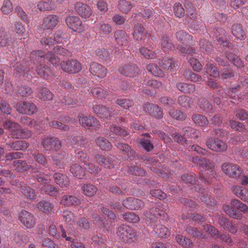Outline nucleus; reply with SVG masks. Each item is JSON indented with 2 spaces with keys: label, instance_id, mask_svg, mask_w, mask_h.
<instances>
[{
  "label": "nucleus",
  "instance_id": "1",
  "mask_svg": "<svg viewBox=\"0 0 248 248\" xmlns=\"http://www.w3.org/2000/svg\"><path fill=\"white\" fill-rule=\"evenodd\" d=\"M193 162H197L205 168L204 172L199 174V179L205 184L212 183V179L215 178L216 176L213 164L209 160L202 157H193Z\"/></svg>",
  "mask_w": 248,
  "mask_h": 248
},
{
  "label": "nucleus",
  "instance_id": "2",
  "mask_svg": "<svg viewBox=\"0 0 248 248\" xmlns=\"http://www.w3.org/2000/svg\"><path fill=\"white\" fill-rule=\"evenodd\" d=\"M3 127L10 132L11 137L16 139H25L31 137L30 130L21 128L20 125L15 122L7 120L3 124Z\"/></svg>",
  "mask_w": 248,
  "mask_h": 248
},
{
  "label": "nucleus",
  "instance_id": "3",
  "mask_svg": "<svg viewBox=\"0 0 248 248\" xmlns=\"http://www.w3.org/2000/svg\"><path fill=\"white\" fill-rule=\"evenodd\" d=\"M181 180L185 183L191 185V190L198 192L201 196L200 200L202 202H207L210 199L209 198H208V199H205L204 189L203 188L202 186L198 183V180H196L194 174L193 173L184 174L182 175Z\"/></svg>",
  "mask_w": 248,
  "mask_h": 248
},
{
  "label": "nucleus",
  "instance_id": "4",
  "mask_svg": "<svg viewBox=\"0 0 248 248\" xmlns=\"http://www.w3.org/2000/svg\"><path fill=\"white\" fill-rule=\"evenodd\" d=\"M116 233L119 239L123 242L126 243H131L133 241V238H135L137 235L135 230L124 225L118 228Z\"/></svg>",
  "mask_w": 248,
  "mask_h": 248
},
{
  "label": "nucleus",
  "instance_id": "5",
  "mask_svg": "<svg viewBox=\"0 0 248 248\" xmlns=\"http://www.w3.org/2000/svg\"><path fill=\"white\" fill-rule=\"evenodd\" d=\"M65 21L67 26L75 32L81 33L88 28V26L83 24L80 19L77 16H66Z\"/></svg>",
  "mask_w": 248,
  "mask_h": 248
},
{
  "label": "nucleus",
  "instance_id": "6",
  "mask_svg": "<svg viewBox=\"0 0 248 248\" xmlns=\"http://www.w3.org/2000/svg\"><path fill=\"white\" fill-rule=\"evenodd\" d=\"M42 145L46 151L57 152L62 147V141L58 138L49 136L42 140Z\"/></svg>",
  "mask_w": 248,
  "mask_h": 248
},
{
  "label": "nucleus",
  "instance_id": "7",
  "mask_svg": "<svg viewBox=\"0 0 248 248\" xmlns=\"http://www.w3.org/2000/svg\"><path fill=\"white\" fill-rule=\"evenodd\" d=\"M53 50L54 52L48 51L46 54L45 59H46L54 66H57L59 65L60 61V58L57 55H64L67 54L68 51L64 48L59 46L53 47Z\"/></svg>",
  "mask_w": 248,
  "mask_h": 248
},
{
  "label": "nucleus",
  "instance_id": "8",
  "mask_svg": "<svg viewBox=\"0 0 248 248\" xmlns=\"http://www.w3.org/2000/svg\"><path fill=\"white\" fill-rule=\"evenodd\" d=\"M206 145L209 149L215 152L222 153L227 149V144L217 138L207 139Z\"/></svg>",
  "mask_w": 248,
  "mask_h": 248
},
{
  "label": "nucleus",
  "instance_id": "9",
  "mask_svg": "<svg viewBox=\"0 0 248 248\" xmlns=\"http://www.w3.org/2000/svg\"><path fill=\"white\" fill-rule=\"evenodd\" d=\"M93 110L98 116L107 119L112 117H115L118 113L113 108H107L103 105H96L93 107Z\"/></svg>",
  "mask_w": 248,
  "mask_h": 248
},
{
  "label": "nucleus",
  "instance_id": "10",
  "mask_svg": "<svg viewBox=\"0 0 248 248\" xmlns=\"http://www.w3.org/2000/svg\"><path fill=\"white\" fill-rule=\"evenodd\" d=\"M16 110L21 114H26L29 115L33 114L37 108L35 104L27 101H20L16 105Z\"/></svg>",
  "mask_w": 248,
  "mask_h": 248
},
{
  "label": "nucleus",
  "instance_id": "11",
  "mask_svg": "<svg viewBox=\"0 0 248 248\" xmlns=\"http://www.w3.org/2000/svg\"><path fill=\"white\" fill-rule=\"evenodd\" d=\"M78 121L79 124L85 128L96 130L100 126L99 121L92 116H79Z\"/></svg>",
  "mask_w": 248,
  "mask_h": 248
},
{
  "label": "nucleus",
  "instance_id": "12",
  "mask_svg": "<svg viewBox=\"0 0 248 248\" xmlns=\"http://www.w3.org/2000/svg\"><path fill=\"white\" fill-rule=\"evenodd\" d=\"M62 69L70 74L77 73L81 70V64L77 60H68L61 63Z\"/></svg>",
  "mask_w": 248,
  "mask_h": 248
},
{
  "label": "nucleus",
  "instance_id": "13",
  "mask_svg": "<svg viewBox=\"0 0 248 248\" xmlns=\"http://www.w3.org/2000/svg\"><path fill=\"white\" fill-rule=\"evenodd\" d=\"M221 169L226 175L231 178L239 177L242 173L239 166L232 163H223Z\"/></svg>",
  "mask_w": 248,
  "mask_h": 248
},
{
  "label": "nucleus",
  "instance_id": "14",
  "mask_svg": "<svg viewBox=\"0 0 248 248\" xmlns=\"http://www.w3.org/2000/svg\"><path fill=\"white\" fill-rule=\"evenodd\" d=\"M227 95L230 98L236 100L239 98L244 99L248 96V87L230 88L228 90Z\"/></svg>",
  "mask_w": 248,
  "mask_h": 248
},
{
  "label": "nucleus",
  "instance_id": "15",
  "mask_svg": "<svg viewBox=\"0 0 248 248\" xmlns=\"http://www.w3.org/2000/svg\"><path fill=\"white\" fill-rule=\"evenodd\" d=\"M52 159L55 164L60 166V168H63V166L69 163L70 161L68 154L64 150L56 152L53 155Z\"/></svg>",
  "mask_w": 248,
  "mask_h": 248
},
{
  "label": "nucleus",
  "instance_id": "16",
  "mask_svg": "<svg viewBox=\"0 0 248 248\" xmlns=\"http://www.w3.org/2000/svg\"><path fill=\"white\" fill-rule=\"evenodd\" d=\"M75 9L77 13L82 18H88L93 14L91 8L87 4L81 2H77L75 5Z\"/></svg>",
  "mask_w": 248,
  "mask_h": 248
},
{
  "label": "nucleus",
  "instance_id": "17",
  "mask_svg": "<svg viewBox=\"0 0 248 248\" xmlns=\"http://www.w3.org/2000/svg\"><path fill=\"white\" fill-rule=\"evenodd\" d=\"M19 219L22 223L27 228H33L36 223L35 217L29 212L23 210L19 215Z\"/></svg>",
  "mask_w": 248,
  "mask_h": 248
},
{
  "label": "nucleus",
  "instance_id": "18",
  "mask_svg": "<svg viewBox=\"0 0 248 248\" xmlns=\"http://www.w3.org/2000/svg\"><path fill=\"white\" fill-rule=\"evenodd\" d=\"M59 17L57 15H49L43 19L42 28L44 30H53L59 22Z\"/></svg>",
  "mask_w": 248,
  "mask_h": 248
},
{
  "label": "nucleus",
  "instance_id": "19",
  "mask_svg": "<svg viewBox=\"0 0 248 248\" xmlns=\"http://www.w3.org/2000/svg\"><path fill=\"white\" fill-rule=\"evenodd\" d=\"M120 73L126 77H134L140 73L139 68L134 64H125L119 69Z\"/></svg>",
  "mask_w": 248,
  "mask_h": 248
},
{
  "label": "nucleus",
  "instance_id": "20",
  "mask_svg": "<svg viewBox=\"0 0 248 248\" xmlns=\"http://www.w3.org/2000/svg\"><path fill=\"white\" fill-rule=\"evenodd\" d=\"M113 37L116 43L120 46H126L129 44V37L124 30L116 31Z\"/></svg>",
  "mask_w": 248,
  "mask_h": 248
},
{
  "label": "nucleus",
  "instance_id": "21",
  "mask_svg": "<svg viewBox=\"0 0 248 248\" xmlns=\"http://www.w3.org/2000/svg\"><path fill=\"white\" fill-rule=\"evenodd\" d=\"M90 72L93 76L103 78L106 76L107 69L100 64L92 62L90 64Z\"/></svg>",
  "mask_w": 248,
  "mask_h": 248
},
{
  "label": "nucleus",
  "instance_id": "22",
  "mask_svg": "<svg viewBox=\"0 0 248 248\" xmlns=\"http://www.w3.org/2000/svg\"><path fill=\"white\" fill-rule=\"evenodd\" d=\"M134 38L136 40H143L145 43H148L149 39L146 36L143 27L140 24H136L133 32Z\"/></svg>",
  "mask_w": 248,
  "mask_h": 248
},
{
  "label": "nucleus",
  "instance_id": "23",
  "mask_svg": "<svg viewBox=\"0 0 248 248\" xmlns=\"http://www.w3.org/2000/svg\"><path fill=\"white\" fill-rule=\"evenodd\" d=\"M62 38V33L61 32H57L55 33L54 38L51 37H46L42 39L41 40V43L45 45V47L46 49L48 48L52 47L54 42L57 43H60L61 39Z\"/></svg>",
  "mask_w": 248,
  "mask_h": 248
},
{
  "label": "nucleus",
  "instance_id": "24",
  "mask_svg": "<svg viewBox=\"0 0 248 248\" xmlns=\"http://www.w3.org/2000/svg\"><path fill=\"white\" fill-rule=\"evenodd\" d=\"M55 183L62 188L67 187L70 184L68 177L64 174L56 172L53 175Z\"/></svg>",
  "mask_w": 248,
  "mask_h": 248
},
{
  "label": "nucleus",
  "instance_id": "25",
  "mask_svg": "<svg viewBox=\"0 0 248 248\" xmlns=\"http://www.w3.org/2000/svg\"><path fill=\"white\" fill-rule=\"evenodd\" d=\"M36 97L41 101L50 100L53 98V94L46 88L41 87L38 88Z\"/></svg>",
  "mask_w": 248,
  "mask_h": 248
},
{
  "label": "nucleus",
  "instance_id": "26",
  "mask_svg": "<svg viewBox=\"0 0 248 248\" xmlns=\"http://www.w3.org/2000/svg\"><path fill=\"white\" fill-rule=\"evenodd\" d=\"M114 145L118 149L122 151L124 155H126L128 157L133 156L135 154V151L127 144L121 142H115Z\"/></svg>",
  "mask_w": 248,
  "mask_h": 248
},
{
  "label": "nucleus",
  "instance_id": "27",
  "mask_svg": "<svg viewBox=\"0 0 248 248\" xmlns=\"http://www.w3.org/2000/svg\"><path fill=\"white\" fill-rule=\"evenodd\" d=\"M177 103L182 108L186 109H188L191 107L194 103V100L190 96L181 95L177 98Z\"/></svg>",
  "mask_w": 248,
  "mask_h": 248
},
{
  "label": "nucleus",
  "instance_id": "28",
  "mask_svg": "<svg viewBox=\"0 0 248 248\" xmlns=\"http://www.w3.org/2000/svg\"><path fill=\"white\" fill-rule=\"evenodd\" d=\"M94 158L97 160L98 163L101 166L106 168H111L114 166L113 162L109 158L106 157L104 155H96L94 156Z\"/></svg>",
  "mask_w": 248,
  "mask_h": 248
},
{
  "label": "nucleus",
  "instance_id": "29",
  "mask_svg": "<svg viewBox=\"0 0 248 248\" xmlns=\"http://www.w3.org/2000/svg\"><path fill=\"white\" fill-rule=\"evenodd\" d=\"M164 212L159 210L157 207H153L150 209L149 212L145 214L146 219L147 221L152 222L155 221V218L158 217L164 216Z\"/></svg>",
  "mask_w": 248,
  "mask_h": 248
},
{
  "label": "nucleus",
  "instance_id": "30",
  "mask_svg": "<svg viewBox=\"0 0 248 248\" xmlns=\"http://www.w3.org/2000/svg\"><path fill=\"white\" fill-rule=\"evenodd\" d=\"M198 105L202 112L211 113L213 112L212 104L204 98L201 97L198 99Z\"/></svg>",
  "mask_w": 248,
  "mask_h": 248
},
{
  "label": "nucleus",
  "instance_id": "31",
  "mask_svg": "<svg viewBox=\"0 0 248 248\" xmlns=\"http://www.w3.org/2000/svg\"><path fill=\"white\" fill-rule=\"evenodd\" d=\"M177 89L185 93H191L194 92L196 88L193 84L179 82L176 84Z\"/></svg>",
  "mask_w": 248,
  "mask_h": 248
},
{
  "label": "nucleus",
  "instance_id": "32",
  "mask_svg": "<svg viewBox=\"0 0 248 248\" xmlns=\"http://www.w3.org/2000/svg\"><path fill=\"white\" fill-rule=\"evenodd\" d=\"M36 71L39 76L46 79L52 76L51 70L46 65H39L37 66Z\"/></svg>",
  "mask_w": 248,
  "mask_h": 248
},
{
  "label": "nucleus",
  "instance_id": "33",
  "mask_svg": "<svg viewBox=\"0 0 248 248\" xmlns=\"http://www.w3.org/2000/svg\"><path fill=\"white\" fill-rule=\"evenodd\" d=\"M234 193L244 202H248V190L241 186H235L233 189Z\"/></svg>",
  "mask_w": 248,
  "mask_h": 248
},
{
  "label": "nucleus",
  "instance_id": "34",
  "mask_svg": "<svg viewBox=\"0 0 248 248\" xmlns=\"http://www.w3.org/2000/svg\"><path fill=\"white\" fill-rule=\"evenodd\" d=\"M232 33L237 39L244 40L245 38V32L243 30L242 27L239 24H236L232 26Z\"/></svg>",
  "mask_w": 248,
  "mask_h": 248
},
{
  "label": "nucleus",
  "instance_id": "35",
  "mask_svg": "<svg viewBox=\"0 0 248 248\" xmlns=\"http://www.w3.org/2000/svg\"><path fill=\"white\" fill-rule=\"evenodd\" d=\"M8 147L15 150H25L29 146L28 143L24 140H16L14 142L7 143Z\"/></svg>",
  "mask_w": 248,
  "mask_h": 248
},
{
  "label": "nucleus",
  "instance_id": "36",
  "mask_svg": "<svg viewBox=\"0 0 248 248\" xmlns=\"http://www.w3.org/2000/svg\"><path fill=\"white\" fill-rule=\"evenodd\" d=\"M225 56L226 58L237 67L241 68L244 66L243 62L237 56L228 52H226Z\"/></svg>",
  "mask_w": 248,
  "mask_h": 248
},
{
  "label": "nucleus",
  "instance_id": "37",
  "mask_svg": "<svg viewBox=\"0 0 248 248\" xmlns=\"http://www.w3.org/2000/svg\"><path fill=\"white\" fill-rule=\"evenodd\" d=\"M154 232L158 235V236L163 238L170 235V232L168 229L161 224H156L154 227Z\"/></svg>",
  "mask_w": 248,
  "mask_h": 248
},
{
  "label": "nucleus",
  "instance_id": "38",
  "mask_svg": "<svg viewBox=\"0 0 248 248\" xmlns=\"http://www.w3.org/2000/svg\"><path fill=\"white\" fill-rule=\"evenodd\" d=\"M160 64L163 69L170 71H172L174 67L178 66V64L175 66L176 63L172 59L167 58H163Z\"/></svg>",
  "mask_w": 248,
  "mask_h": 248
},
{
  "label": "nucleus",
  "instance_id": "39",
  "mask_svg": "<svg viewBox=\"0 0 248 248\" xmlns=\"http://www.w3.org/2000/svg\"><path fill=\"white\" fill-rule=\"evenodd\" d=\"M176 242L181 246L186 248H191L192 247V243L191 240L186 238L184 236L178 234L175 236Z\"/></svg>",
  "mask_w": 248,
  "mask_h": 248
},
{
  "label": "nucleus",
  "instance_id": "40",
  "mask_svg": "<svg viewBox=\"0 0 248 248\" xmlns=\"http://www.w3.org/2000/svg\"><path fill=\"white\" fill-rule=\"evenodd\" d=\"M13 3L10 0H4L2 2L0 10L2 14L8 15L13 11Z\"/></svg>",
  "mask_w": 248,
  "mask_h": 248
},
{
  "label": "nucleus",
  "instance_id": "41",
  "mask_svg": "<svg viewBox=\"0 0 248 248\" xmlns=\"http://www.w3.org/2000/svg\"><path fill=\"white\" fill-rule=\"evenodd\" d=\"M191 118L195 124L200 126H204L208 124V120L207 118L205 116L201 114H194Z\"/></svg>",
  "mask_w": 248,
  "mask_h": 248
},
{
  "label": "nucleus",
  "instance_id": "42",
  "mask_svg": "<svg viewBox=\"0 0 248 248\" xmlns=\"http://www.w3.org/2000/svg\"><path fill=\"white\" fill-rule=\"evenodd\" d=\"M70 170L75 177L79 179H81L84 175V171L82 167L77 164L71 166Z\"/></svg>",
  "mask_w": 248,
  "mask_h": 248
},
{
  "label": "nucleus",
  "instance_id": "43",
  "mask_svg": "<svg viewBox=\"0 0 248 248\" xmlns=\"http://www.w3.org/2000/svg\"><path fill=\"white\" fill-rule=\"evenodd\" d=\"M146 69L149 72L154 76L162 77L164 75L162 71L155 64H148Z\"/></svg>",
  "mask_w": 248,
  "mask_h": 248
},
{
  "label": "nucleus",
  "instance_id": "44",
  "mask_svg": "<svg viewBox=\"0 0 248 248\" xmlns=\"http://www.w3.org/2000/svg\"><path fill=\"white\" fill-rule=\"evenodd\" d=\"M91 93L93 96L96 98L102 99L107 97L110 93L100 87L93 88L91 90Z\"/></svg>",
  "mask_w": 248,
  "mask_h": 248
},
{
  "label": "nucleus",
  "instance_id": "45",
  "mask_svg": "<svg viewBox=\"0 0 248 248\" xmlns=\"http://www.w3.org/2000/svg\"><path fill=\"white\" fill-rule=\"evenodd\" d=\"M96 144L102 150L108 151L111 148L110 142L103 137H99L96 140Z\"/></svg>",
  "mask_w": 248,
  "mask_h": 248
},
{
  "label": "nucleus",
  "instance_id": "46",
  "mask_svg": "<svg viewBox=\"0 0 248 248\" xmlns=\"http://www.w3.org/2000/svg\"><path fill=\"white\" fill-rule=\"evenodd\" d=\"M49 125L50 127L62 130L63 131H67L69 130L70 127L68 125L65 124L59 119L57 120H53L49 122Z\"/></svg>",
  "mask_w": 248,
  "mask_h": 248
},
{
  "label": "nucleus",
  "instance_id": "47",
  "mask_svg": "<svg viewBox=\"0 0 248 248\" xmlns=\"http://www.w3.org/2000/svg\"><path fill=\"white\" fill-rule=\"evenodd\" d=\"M184 76L187 79L194 82H199L202 80L201 76L192 72L189 70H186L184 72Z\"/></svg>",
  "mask_w": 248,
  "mask_h": 248
},
{
  "label": "nucleus",
  "instance_id": "48",
  "mask_svg": "<svg viewBox=\"0 0 248 248\" xmlns=\"http://www.w3.org/2000/svg\"><path fill=\"white\" fill-rule=\"evenodd\" d=\"M109 130L113 134L123 138L128 135L127 130L115 125H111Z\"/></svg>",
  "mask_w": 248,
  "mask_h": 248
},
{
  "label": "nucleus",
  "instance_id": "49",
  "mask_svg": "<svg viewBox=\"0 0 248 248\" xmlns=\"http://www.w3.org/2000/svg\"><path fill=\"white\" fill-rule=\"evenodd\" d=\"M184 135L191 139H196L199 137V133L195 129L188 126L183 128Z\"/></svg>",
  "mask_w": 248,
  "mask_h": 248
},
{
  "label": "nucleus",
  "instance_id": "50",
  "mask_svg": "<svg viewBox=\"0 0 248 248\" xmlns=\"http://www.w3.org/2000/svg\"><path fill=\"white\" fill-rule=\"evenodd\" d=\"M13 166L17 171L23 172L26 171L30 166L25 161L17 160L13 162Z\"/></svg>",
  "mask_w": 248,
  "mask_h": 248
},
{
  "label": "nucleus",
  "instance_id": "51",
  "mask_svg": "<svg viewBox=\"0 0 248 248\" xmlns=\"http://www.w3.org/2000/svg\"><path fill=\"white\" fill-rule=\"evenodd\" d=\"M169 115L172 118L180 121L185 120L186 118V114L180 110L171 109L169 111Z\"/></svg>",
  "mask_w": 248,
  "mask_h": 248
},
{
  "label": "nucleus",
  "instance_id": "52",
  "mask_svg": "<svg viewBox=\"0 0 248 248\" xmlns=\"http://www.w3.org/2000/svg\"><path fill=\"white\" fill-rule=\"evenodd\" d=\"M161 47L165 51H168L174 48V45L167 35H163L161 39Z\"/></svg>",
  "mask_w": 248,
  "mask_h": 248
},
{
  "label": "nucleus",
  "instance_id": "53",
  "mask_svg": "<svg viewBox=\"0 0 248 248\" xmlns=\"http://www.w3.org/2000/svg\"><path fill=\"white\" fill-rule=\"evenodd\" d=\"M176 37L177 39L180 42H182V44H184L186 43L187 41L192 40V39L191 35L183 30L179 31L176 33Z\"/></svg>",
  "mask_w": 248,
  "mask_h": 248
},
{
  "label": "nucleus",
  "instance_id": "54",
  "mask_svg": "<svg viewBox=\"0 0 248 248\" xmlns=\"http://www.w3.org/2000/svg\"><path fill=\"white\" fill-rule=\"evenodd\" d=\"M13 40L11 37L8 35H0V46L2 47L7 46L9 49H10L13 46Z\"/></svg>",
  "mask_w": 248,
  "mask_h": 248
},
{
  "label": "nucleus",
  "instance_id": "55",
  "mask_svg": "<svg viewBox=\"0 0 248 248\" xmlns=\"http://www.w3.org/2000/svg\"><path fill=\"white\" fill-rule=\"evenodd\" d=\"M95 54L102 61H110L109 52L105 48H98L95 50Z\"/></svg>",
  "mask_w": 248,
  "mask_h": 248
},
{
  "label": "nucleus",
  "instance_id": "56",
  "mask_svg": "<svg viewBox=\"0 0 248 248\" xmlns=\"http://www.w3.org/2000/svg\"><path fill=\"white\" fill-rule=\"evenodd\" d=\"M116 103L124 109H126L134 105L133 101L127 98H119L116 100Z\"/></svg>",
  "mask_w": 248,
  "mask_h": 248
},
{
  "label": "nucleus",
  "instance_id": "57",
  "mask_svg": "<svg viewBox=\"0 0 248 248\" xmlns=\"http://www.w3.org/2000/svg\"><path fill=\"white\" fill-rule=\"evenodd\" d=\"M140 51L146 59H153L155 58L156 57L157 53L158 52V51L157 50L153 51L152 50L148 49L144 46L141 47L140 49Z\"/></svg>",
  "mask_w": 248,
  "mask_h": 248
},
{
  "label": "nucleus",
  "instance_id": "58",
  "mask_svg": "<svg viewBox=\"0 0 248 248\" xmlns=\"http://www.w3.org/2000/svg\"><path fill=\"white\" fill-rule=\"evenodd\" d=\"M97 27L99 29V31L101 34L108 35L112 31L111 26L104 22H101L97 24Z\"/></svg>",
  "mask_w": 248,
  "mask_h": 248
},
{
  "label": "nucleus",
  "instance_id": "59",
  "mask_svg": "<svg viewBox=\"0 0 248 248\" xmlns=\"http://www.w3.org/2000/svg\"><path fill=\"white\" fill-rule=\"evenodd\" d=\"M90 159L88 162L85 163V164L83 165V167L84 169L87 172L91 174H96L99 171L98 167L92 163Z\"/></svg>",
  "mask_w": 248,
  "mask_h": 248
},
{
  "label": "nucleus",
  "instance_id": "60",
  "mask_svg": "<svg viewBox=\"0 0 248 248\" xmlns=\"http://www.w3.org/2000/svg\"><path fill=\"white\" fill-rule=\"evenodd\" d=\"M206 72L210 76L215 78L218 77L219 76V72L217 68L211 63H207L205 67Z\"/></svg>",
  "mask_w": 248,
  "mask_h": 248
},
{
  "label": "nucleus",
  "instance_id": "61",
  "mask_svg": "<svg viewBox=\"0 0 248 248\" xmlns=\"http://www.w3.org/2000/svg\"><path fill=\"white\" fill-rule=\"evenodd\" d=\"M84 194L89 197L93 196L96 192V187L92 184H85L83 186Z\"/></svg>",
  "mask_w": 248,
  "mask_h": 248
},
{
  "label": "nucleus",
  "instance_id": "62",
  "mask_svg": "<svg viewBox=\"0 0 248 248\" xmlns=\"http://www.w3.org/2000/svg\"><path fill=\"white\" fill-rule=\"evenodd\" d=\"M179 53H186L189 54H197V50L195 48H192L190 46L184 45V44L178 45L177 47Z\"/></svg>",
  "mask_w": 248,
  "mask_h": 248
},
{
  "label": "nucleus",
  "instance_id": "63",
  "mask_svg": "<svg viewBox=\"0 0 248 248\" xmlns=\"http://www.w3.org/2000/svg\"><path fill=\"white\" fill-rule=\"evenodd\" d=\"M14 240L17 243H27L29 239L28 235L23 232H17L15 234Z\"/></svg>",
  "mask_w": 248,
  "mask_h": 248
},
{
  "label": "nucleus",
  "instance_id": "64",
  "mask_svg": "<svg viewBox=\"0 0 248 248\" xmlns=\"http://www.w3.org/2000/svg\"><path fill=\"white\" fill-rule=\"evenodd\" d=\"M124 219L130 223H136L139 221L140 217L133 213L128 212L122 215Z\"/></svg>",
  "mask_w": 248,
  "mask_h": 248
}]
</instances>
